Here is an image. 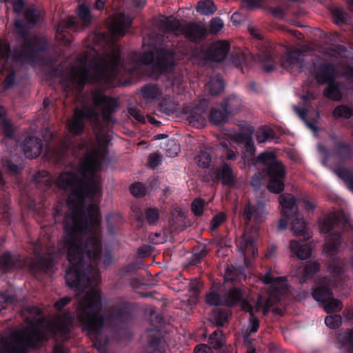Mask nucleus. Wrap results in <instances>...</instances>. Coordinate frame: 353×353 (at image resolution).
<instances>
[{
  "label": "nucleus",
  "instance_id": "nucleus-40",
  "mask_svg": "<svg viewBox=\"0 0 353 353\" xmlns=\"http://www.w3.org/2000/svg\"><path fill=\"white\" fill-rule=\"evenodd\" d=\"M332 292L330 288L326 287L316 288L312 292L313 298L321 303H326L328 300L332 299Z\"/></svg>",
  "mask_w": 353,
  "mask_h": 353
},
{
  "label": "nucleus",
  "instance_id": "nucleus-15",
  "mask_svg": "<svg viewBox=\"0 0 353 353\" xmlns=\"http://www.w3.org/2000/svg\"><path fill=\"white\" fill-rule=\"evenodd\" d=\"M210 174L213 181L221 180L223 185L233 186L235 183V174L230 165L226 163H223L221 168H212Z\"/></svg>",
  "mask_w": 353,
  "mask_h": 353
},
{
  "label": "nucleus",
  "instance_id": "nucleus-39",
  "mask_svg": "<svg viewBox=\"0 0 353 353\" xmlns=\"http://www.w3.org/2000/svg\"><path fill=\"white\" fill-rule=\"evenodd\" d=\"M228 311L215 310L211 316L210 321L215 326L221 327L228 323Z\"/></svg>",
  "mask_w": 353,
  "mask_h": 353
},
{
  "label": "nucleus",
  "instance_id": "nucleus-42",
  "mask_svg": "<svg viewBox=\"0 0 353 353\" xmlns=\"http://www.w3.org/2000/svg\"><path fill=\"white\" fill-rule=\"evenodd\" d=\"M229 114L225 111H220L212 109L210 114V121L214 125H220L225 123L228 119Z\"/></svg>",
  "mask_w": 353,
  "mask_h": 353
},
{
  "label": "nucleus",
  "instance_id": "nucleus-34",
  "mask_svg": "<svg viewBox=\"0 0 353 353\" xmlns=\"http://www.w3.org/2000/svg\"><path fill=\"white\" fill-rule=\"evenodd\" d=\"M221 107L223 110L230 115L239 110L241 107V101L236 97L231 96L222 102Z\"/></svg>",
  "mask_w": 353,
  "mask_h": 353
},
{
  "label": "nucleus",
  "instance_id": "nucleus-46",
  "mask_svg": "<svg viewBox=\"0 0 353 353\" xmlns=\"http://www.w3.org/2000/svg\"><path fill=\"white\" fill-rule=\"evenodd\" d=\"M78 17L83 22L84 26H88L92 21L90 9L85 5H81L79 7Z\"/></svg>",
  "mask_w": 353,
  "mask_h": 353
},
{
  "label": "nucleus",
  "instance_id": "nucleus-57",
  "mask_svg": "<svg viewBox=\"0 0 353 353\" xmlns=\"http://www.w3.org/2000/svg\"><path fill=\"white\" fill-rule=\"evenodd\" d=\"M326 325L332 329L339 327L341 324L340 315L327 316L325 318Z\"/></svg>",
  "mask_w": 353,
  "mask_h": 353
},
{
  "label": "nucleus",
  "instance_id": "nucleus-43",
  "mask_svg": "<svg viewBox=\"0 0 353 353\" xmlns=\"http://www.w3.org/2000/svg\"><path fill=\"white\" fill-rule=\"evenodd\" d=\"M209 342L214 349H220L224 345V336L222 330H217L209 337Z\"/></svg>",
  "mask_w": 353,
  "mask_h": 353
},
{
  "label": "nucleus",
  "instance_id": "nucleus-19",
  "mask_svg": "<svg viewBox=\"0 0 353 353\" xmlns=\"http://www.w3.org/2000/svg\"><path fill=\"white\" fill-rule=\"evenodd\" d=\"M245 132H241L235 137L236 142H241L244 144L245 157H252L255 153V146L252 138L254 129L252 126L248 125L245 128Z\"/></svg>",
  "mask_w": 353,
  "mask_h": 353
},
{
  "label": "nucleus",
  "instance_id": "nucleus-36",
  "mask_svg": "<svg viewBox=\"0 0 353 353\" xmlns=\"http://www.w3.org/2000/svg\"><path fill=\"white\" fill-rule=\"evenodd\" d=\"M341 216L342 215L338 214L325 217L319 223L320 231L325 234L329 232L339 223Z\"/></svg>",
  "mask_w": 353,
  "mask_h": 353
},
{
  "label": "nucleus",
  "instance_id": "nucleus-61",
  "mask_svg": "<svg viewBox=\"0 0 353 353\" xmlns=\"http://www.w3.org/2000/svg\"><path fill=\"white\" fill-rule=\"evenodd\" d=\"M334 21L337 24L347 22V16L340 8H336L332 11Z\"/></svg>",
  "mask_w": 353,
  "mask_h": 353
},
{
  "label": "nucleus",
  "instance_id": "nucleus-29",
  "mask_svg": "<svg viewBox=\"0 0 353 353\" xmlns=\"http://www.w3.org/2000/svg\"><path fill=\"white\" fill-rule=\"evenodd\" d=\"M28 315L26 317V321L28 324L38 326L43 323V316L41 314V310L36 306H30L23 310Z\"/></svg>",
  "mask_w": 353,
  "mask_h": 353
},
{
  "label": "nucleus",
  "instance_id": "nucleus-56",
  "mask_svg": "<svg viewBox=\"0 0 353 353\" xmlns=\"http://www.w3.org/2000/svg\"><path fill=\"white\" fill-rule=\"evenodd\" d=\"M223 28V21L219 18H213L210 23L209 31L212 34L218 33Z\"/></svg>",
  "mask_w": 353,
  "mask_h": 353
},
{
  "label": "nucleus",
  "instance_id": "nucleus-7",
  "mask_svg": "<svg viewBox=\"0 0 353 353\" xmlns=\"http://www.w3.org/2000/svg\"><path fill=\"white\" fill-rule=\"evenodd\" d=\"M161 28L168 33L179 36L184 34L188 40L198 42L205 37L206 28L203 26L180 21L173 17L165 18L160 22Z\"/></svg>",
  "mask_w": 353,
  "mask_h": 353
},
{
  "label": "nucleus",
  "instance_id": "nucleus-44",
  "mask_svg": "<svg viewBox=\"0 0 353 353\" xmlns=\"http://www.w3.org/2000/svg\"><path fill=\"white\" fill-rule=\"evenodd\" d=\"M332 114L335 119H339L341 117L350 119L353 114V110L346 105H341L334 108Z\"/></svg>",
  "mask_w": 353,
  "mask_h": 353
},
{
  "label": "nucleus",
  "instance_id": "nucleus-35",
  "mask_svg": "<svg viewBox=\"0 0 353 353\" xmlns=\"http://www.w3.org/2000/svg\"><path fill=\"white\" fill-rule=\"evenodd\" d=\"M341 244V234L334 232L327 236L325 243L324 245V250L330 254L334 253L339 248Z\"/></svg>",
  "mask_w": 353,
  "mask_h": 353
},
{
  "label": "nucleus",
  "instance_id": "nucleus-49",
  "mask_svg": "<svg viewBox=\"0 0 353 353\" xmlns=\"http://www.w3.org/2000/svg\"><path fill=\"white\" fill-rule=\"evenodd\" d=\"M212 161L210 153L205 150H200L199 154L196 157L197 165L203 168H209Z\"/></svg>",
  "mask_w": 353,
  "mask_h": 353
},
{
  "label": "nucleus",
  "instance_id": "nucleus-45",
  "mask_svg": "<svg viewBox=\"0 0 353 353\" xmlns=\"http://www.w3.org/2000/svg\"><path fill=\"white\" fill-rule=\"evenodd\" d=\"M159 105L160 110L166 115H170L174 112V105L171 97L169 95H166L164 98H163L159 102Z\"/></svg>",
  "mask_w": 353,
  "mask_h": 353
},
{
  "label": "nucleus",
  "instance_id": "nucleus-14",
  "mask_svg": "<svg viewBox=\"0 0 353 353\" xmlns=\"http://www.w3.org/2000/svg\"><path fill=\"white\" fill-rule=\"evenodd\" d=\"M132 19L122 13H118L110 20L108 28L114 37H123L130 28Z\"/></svg>",
  "mask_w": 353,
  "mask_h": 353
},
{
  "label": "nucleus",
  "instance_id": "nucleus-63",
  "mask_svg": "<svg viewBox=\"0 0 353 353\" xmlns=\"http://www.w3.org/2000/svg\"><path fill=\"white\" fill-rule=\"evenodd\" d=\"M3 166L11 174H17L19 170L18 165L15 163H13L12 161H10L8 158H3L1 160Z\"/></svg>",
  "mask_w": 353,
  "mask_h": 353
},
{
  "label": "nucleus",
  "instance_id": "nucleus-10",
  "mask_svg": "<svg viewBox=\"0 0 353 353\" xmlns=\"http://www.w3.org/2000/svg\"><path fill=\"white\" fill-rule=\"evenodd\" d=\"M93 104L95 107L102 106L101 117L105 121L116 123L113 117L117 108L119 105L118 101L112 97L106 96L102 90H95L92 93Z\"/></svg>",
  "mask_w": 353,
  "mask_h": 353
},
{
  "label": "nucleus",
  "instance_id": "nucleus-62",
  "mask_svg": "<svg viewBox=\"0 0 353 353\" xmlns=\"http://www.w3.org/2000/svg\"><path fill=\"white\" fill-rule=\"evenodd\" d=\"M130 192L137 197L143 196L145 195L144 185L140 182L134 183L130 187Z\"/></svg>",
  "mask_w": 353,
  "mask_h": 353
},
{
  "label": "nucleus",
  "instance_id": "nucleus-6",
  "mask_svg": "<svg viewBox=\"0 0 353 353\" xmlns=\"http://www.w3.org/2000/svg\"><path fill=\"white\" fill-rule=\"evenodd\" d=\"M121 65L120 48L113 44L110 51L102 57H94L90 65L94 72V79H110L117 77Z\"/></svg>",
  "mask_w": 353,
  "mask_h": 353
},
{
  "label": "nucleus",
  "instance_id": "nucleus-1",
  "mask_svg": "<svg viewBox=\"0 0 353 353\" xmlns=\"http://www.w3.org/2000/svg\"><path fill=\"white\" fill-rule=\"evenodd\" d=\"M65 236L63 248L71 266L65 272L67 285L78 291L79 299L76 317L83 330L96 335L95 346L101 348L99 334L104 326L105 318L101 314V296L94 287L99 271L94 265L83 263L84 253L94 265L100 261L105 266L112 261V256L105 250L103 253L101 232V215L96 204L90 205L84 212L83 205L75 206L63 220Z\"/></svg>",
  "mask_w": 353,
  "mask_h": 353
},
{
  "label": "nucleus",
  "instance_id": "nucleus-27",
  "mask_svg": "<svg viewBox=\"0 0 353 353\" xmlns=\"http://www.w3.org/2000/svg\"><path fill=\"white\" fill-rule=\"evenodd\" d=\"M23 265L22 261H18L17 256L12 255L10 252H4L0 256V270L8 272L10 269L21 268Z\"/></svg>",
  "mask_w": 353,
  "mask_h": 353
},
{
  "label": "nucleus",
  "instance_id": "nucleus-47",
  "mask_svg": "<svg viewBox=\"0 0 353 353\" xmlns=\"http://www.w3.org/2000/svg\"><path fill=\"white\" fill-rule=\"evenodd\" d=\"M323 308L327 313L339 312L343 308V303L341 301L334 299L332 295V299L327 301Z\"/></svg>",
  "mask_w": 353,
  "mask_h": 353
},
{
  "label": "nucleus",
  "instance_id": "nucleus-31",
  "mask_svg": "<svg viewBox=\"0 0 353 353\" xmlns=\"http://www.w3.org/2000/svg\"><path fill=\"white\" fill-rule=\"evenodd\" d=\"M224 81L221 76L212 78L206 84L205 90L210 95H218L224 90Z\"/></svg>",
  "mask_w": 353,
  "mask_h": 353
},
{
  "label": "nucleus",
  "instance_id": "nucleus-30",
  "mask_svg": "<svg viewBox=\"0 0 353 353\" xmlns=\"http://www.w3.org/2000/svg\"><path fill=\"white\" fill-rule=\"evenodd\" d=\"M292 230L296 236H305L307 235V227L303 220V216L299 212L295 211L294 215L291 221Z\"/></svg>",
  "mask_w": 353,
  "mask_h": 353
},
{
  "label": "nucleus",
  "instance_id": "nucleus-54",
  "mask_svg": "<svg viewBox=\"0 0 353 353\" xmlns=\"http://www.w3.org/2000/svg\"><path fill=\"white\" fill-rule=\"evenodd\" d=\"M145 219L150 225L157 223L159 218V210L157 208H150L145 210Z\"/></svg>",
  "mask_w": 353,
  "mask_h": 353
},
{
  "label": "nucleus",
  "instance_id": "nucleus-33",
  "mask_svg": "<svg viewBox=\"0 0 353 353\" xmlns=\"http://www.w3.org/2000/svg\"><path fill=\"white\" fill-rule=\"evenodd\" d=\"M320 270V264L316 261H307L303 267V277L300 278L299 283L303 284L307 279H311Z\"/></svg>",
  "mask_w": 353,
  "mask_h": 353
},
{
  "label": "nucleus",
  "instance_id": "nucleus-55",
  "mask_svg": "<svg viewBox=\"0 0 353 353\" xmlns=\"http://www.w3.org/2000/svg\"><path fill=\"white\" fill-rule=\"evenodd\" d=\"M336 174L343 181L347 183L349 188L353 191V176L345 169H339L336 171Z\"/></svg>",
  "mask_w": 353,
  "mask_h": 353
},
{
  "label": "nucleus",
  "instance_id": "nucleus-20",
  "mask_svg": "<svg viewBox=\"0 0 353 353\" xmlns=\"http://www.w3.org/2000/svg\"><path fill=\"white\" fill-rule=\"evenodd\" d=\"M245 300L248 301L250 303L254 302V300L252 299L244 297L241 289L232 288L225 293L223 298V305L227 307H232L239 303L241 305L242 302Z\"/></svg>",
  "mask_w": 353,
  "mask_h": 353
},
{
  "label": "nucleus",
  "instance_id": "nucleus-64",
  "mask_svg": "<svg viewBox=\"0 0 353 353\" xmlns=\"http://www.w3.org/2000/svg\"><path fill=\"white\" fill-rule=\"evenodd\" d=\"M226 219V216L224 213L220 212L215 215L211 221V230L217 228Z\"/></svg>",
  "mask_w": 353,
  "mask_h": 353
},
{
  "label": "nucleus",
  "instance_id": "nucleus-37",
  "mask_svg": "<svg viewBox=\"0 0 353 353\" xmlns=\"http://www.w3.org/2000/svg\"><path fill=\"white\" fill-rule=\"evenodd\" d=\"M275 133L273 129L266 125L259 128L256 132V139L259 143L273 139Z\"/></svg>",
  "mask_w": 353,
  "mask_h": 353
},
{
  "label": "nucleus",
  "instance_id": "nucleus-32",
  "mask_svg": "<svg viewBox=\"0 0 353 353\" xmlns=\"http://www.w3.org/2000/svg\"><path fill=\"white\" fill-rule=\"evenodd\" d=\"M340 84L334 81L329 82L323 91V95L333 101H341L343 94L339 89Z\"/></svg>",
  "mask_w": 353,
  "mask_h": 353
},
{
  "label": "nucleus",
  "instance_id": "nucleus-48",
  "mask_svg": "<svg viewBox=\"0 0 353 353\" xmlns=\"http://www.w3.org/2000/svg\"><path fill=\"white\" fill-rule=\"evenodd\" d=\"M205 301L207 304L211 306H218L223 305V299L221 295L214 290H210L205 295Z\"/></svg>",
  "mask_w": 353,
  "mask_h": 353
},
{
  "label": "nucleus",
  "instance_id": "nucleus-53",
  "mask_svg": "<svg viewBox=\"0 0 353 353\" xmlns=\"http://www.w3.org/2000/svg\"><path fill=\"white\" fill-rule=\"evenodd\" d=\"M205 201L203 199L197 198L191 204V210L195 216H201L203 213Z\"/></svg>",
  "mask_w": 353,
  "mask_h": 353
},
{
  "label": "nucleus",
  "instance_id": "nucleus-8",
  "mask_svg": "<svg viewBox=\"0 0 353 353\" xmlns=\"http://www.w3.org/2000/svg\"><path fill=\"white\" fill-rule=\"evenodd\" d=\"M84 119L90 122L94 130L101 128L100 115L93 107H85L83 109L76 108L71 118L66 123L67 130L73 136L82 134L85 130Z\"/></svg>",
  "mask_w": 353,
  "mask_h": 353
},
{
  "label": "nucleus",
  "instance_id": "nucleus-59",
  "mask_svg": "<svg viewBox=\"0 0 353 353\" xmlns=\"http://www.w3.org/2000/svg\"><path fill=\"white\" fill-rule=\"evenodd\" d=\"M208 253L207 248L205 245H199L194 248V261L199 263L203 259Z\"/></svg>",
  "mask_w": 353,
  "mask_h": 353
},
{
  "label": "nucleus",
  "instance_id": "nucleus-17",
  "mask_svg": "<svg viewBox=\"0 0 353 353\" xmlns=\"http://www.w3.org/2000/svg\"><path fill=\"white\" fill-rule=\"evenodd\" d=\"M230 51V45L224 41L212 43L206 52L208 59L215 62H221L225 59Z\"/></svg>",
  "mask_w": 353,
  "mask_h": 353
},
{
  "label": "nucleus",
  "instance_id": "nucleus-23",
  "mask_svg": "<svg viewBox=\"0 0 353 353\" xmlns=\"http://www.w3.org/2000/svg\"><path fill=\"white\" fill-rule=\"evenodd\" d=\"M143 99L146 103H152L159 101L163 95V92L160 88L153 83L144 85L140 90Z\"/></svg>",
  "mask_w": 353,
  "mask_h": 353
},
{
  "label": "nucleus",
  "instance_id": "nucleus-18",
  "mask_svg": "<svg viewBox=\"0 0 353 353\" xmlns=\"http://www.w3.org/2000/svg\"><path fill=\"white\" fill-rule=\"evenodd\" d=\"M261 305V296H258L255 305L253 306L248 301H243L241 304L242 310L249 312L250 314V329L248 334L255 333L259 327V320L254 316V313L260 310Z\"/></svg>",
  "mask_w": 353,
  "mask_h": 353
},
{
  "label": "nucleus",
  "instance_id": "nucleus-2",
  "mask_svg": "<svg viewBox=\"0 0 353 353\" xmlns=\"http://www.w3.org/2000/svg\"><path fill=\"white\" fill-rule=\"evenodd\" d=\"M97 151L88 153L81 164V175L71 172H61L56 180L59 189L70 191L80 203L85 199L95 201L101 196V176L97 174L101 163Z\"/></svg>",
  "mask_w": 353,
  "mask_h": 353
},
{
  "label": "nucleus",
  "instance_id": "nucleus-52",
  "mask_svg": "<svg viewBox=\"0 0 353 353\" xmlns=\"http://www.w3.org/2000/svg\"><path fill=\"white\" fill-rule=\"evenodd\" d=\"M72 28H74V29L77 28L76 23L74 21L73 18L70 17L66 19H62L59 21L57 28V32L61 34L63 32H64L65 29Z\"/></svg>",
  "mask_w": 353,
  "mask_h": 353
},
{
  "label": "nucleus",
  "instance_id": "nucleus-26",
  "mask_svg": "<svg viewBox=\"0 0 353 353\" xmlns=\"http://www.w3.org/2000/svg\"><path fill=\"white\" fill-rule=\"evenodd\" d=\"M206 110L202 109L198 106L192 108L187 117L188 121L190 125L196 128H201L205 125Z\"/></svg>",
  "mask_w": 353,
  "mask_h": 353
},
{
  "label": "nucleus",
  "instance_id": "nucleus-12",
  "mask_svg": "<svg viewBox=\"0 0 353 353\" xmlns=\"http://www.w3.org/2000/svg\"><path fill=\"white\" fill-rule=\"evenodd\" d=\"M258 163L265 166V172L269 178H285L286 171L285 165L276 159L275 154L272 152L261 153L257 159Z\"/></svg>",
  "mask_w": 353,
  "mask_h": 353
},
{
  "label": "nucleus",
  "instance_id": "nucleus-38",
  "mask_svg": "<svg viewBox=\"0 0 353 353\" xmlns=\"http://www.w3.org/2000/svg\"><path fill=\"white\" fill-rule=\"evenodd\" d=\"M196 10L203 15H211L216 11L217 8L211 0H203L197 3Z\"/></svg>",
  "mask_w": 353,
  "mask_h": 353
},
{
  "label": "nucleus",
  "instance_id": "nucleus-50",
  "mask_svg": "<svg viewBox=\"0 0 353 353\" xmlns=\"http://www.w3.org/2000/svg\"><path fill=\"white\" fill-rule=\"evenodd\" d=\"M260 61L263 64L264 71L266 72H270L275 70L274 58L270 53L263 54Z\"/></svg>",
  "mask_w": 353,
  "mask_h": 353
},
{
  "label": "nucleus",
  "instance_id": "nucleus-24",
  "mask_svg": "<svg viewBox=\"0 0 353 353\" xmlns=\"http://www.w3.org/2000/svg\"><path fill=\"white\" fill-rule=\"evenodd\" d=\"M33 251L37 256V261L34 263V265L40 270H46L52 267L53 256L51 252H48V256H42L41 252L40 243H36L33 247Z\"/></svg>",
  "mask_w": 353,
  "mask_h": 353
},
{
  "label": "nucleus",
  "instance_id": "nucleus-3",
  "mask_svg": "<svg viewBox=\"0 0 353 353\" xmlns=\"http://www.w3.org/2000/svg\"><path fill=\"white\" fill-rule=\"evenodd\" d=\"M25 24L22 19H16L15 28L19 31L17 46L12 50L13 60L21 63H34L47 47V41L38 37H29L28 29L40 20L41 13L34 6H27L24 10Z\"/></svg>",
  "mask_w": 353,
  "mask_h": 353
},
{
  "label": "nucleus",
  "instance_id": "nucleus-21",
  "mask_svg": "<svg viewBox=\"0 0 353 353\" xmlns=\"http://www.w3.org/2000/svg\"><path fill=\"white\" fill-rule=\"evenodd\" d=\"M43 148L42 140L36 137H30L25 141L23 151L29 159H34L39 156Z\"/></svg>",
  "mask_w": 353,
  "mask_h": 353
},
{
  "label": "nucleus",
  "instance_id": "nucleus-58",
  "mask_svg": "<svg viewBox=\"0 0 353 353\" xmlns=\"http://www.w3.org/2000/svg\"><path fill=\"white\" fill-rule=\"evenodd\" d=\"M230 60L235 66L239 67L245 62V55L242 51L238 50L231 54Z\"/></svg>",
  "mask_w": 353,
  "mask_h": 353
},
{
  "label": "nucleus",
  "instance_id": "nucleus-25",
  "mask_svg": "<svg viewBox=\"0 0 353 353\" xmlns=\"http://www.w3.org/2000/svg\"><path fill=\"white\" fill-rule=\"evenodd\" d=\"M290 250L298 259L305 260L312 255V248L307 243H302L296 240H290Z\"/></svg>",
  "mask_w": 353,
  "mask_h": 353
},
{
  "label": "nucleus",
  "instance_id": "nucleus-13",
  "mask_svg": "<svg viewBox=\"0 0 353 353\" xmlns=\"http://www.w3.org/2000/svg\"><path fill=\"white\" fill-rule=\"evenodd\" d=\"M242 218L244 224H260L265 220V208L262 204L252 205L248 201L243 208Z\"/></svg>",
  "mask_w": 353,
  "mask_h": 353
},
{
  "label": "nucleus",
  "instance_id": "nucleus-16",
  "mask_svg": "<svg viewBox=\"0 0 353 353\" xmlns=\"http://www.w3.org/2000/svg\"><path fill=\"white\" fill-rule=\"evenodd\" d=\"M338 72L334 65L329 63L320 64L314 74V78L319 84L323 85L334 81Z\"/></svg>",
  "mask_w": 353,
  "mask_h": 353
},
{
  "label": "nucleus",
  "instance_id": "nucleus-28",
  "mask_svg": "<svg viewBox=\"0 0 353 353\" xmlns=\"http://www.w3.org/2000/svg\"><path fill=\"white\" fill-rule=\"evenodd\" d=\"M73 317L71 313H65L59 316L54 323L56 330L62 335L68 333L72 327Z\"/></svg>",
  "mask_w": 353,
  "mask_h": 353
},
{
  "label": "nucleus",
  "instance_id": "nucleus-5",
  "mask_svg": "<svg viewBox=\"0 0 353 353\" xmlns=\"http://www.w3.org/2000/svg\"><path fill=\"white\" fill-rule=\"evenodd\" d=\"M131 59L137 63L152 64V68L161 73L172 70L177 63L176 50L172 46H161L143 54L133 52Z\"/></svg>",
  "mask_w": 353,
  "mask_h": 353
},
{
  "label": "nucleus",
  "instance_id": "nucleus-41",
  "mask_svg": "<svg viewBox=\"0 0 353 353\" xmlns=\"http://www.w3.org/2000/svg\"><path fill=\"white\" fill-rule=\"evenodd\" d=\"M284 179L285 178H280L279 176L276 178H269L267 187L270 192L274 194L281 192L285 188Z\"/></svg>",
  "mask_w": 353,
  "mask_h": 353
},
{
  "label": "nucleus",
  "instance_id": "nucleus-11",
  "mask_svg": "<svg viewBox=\"0 0 353 353\" xmlns=\"http://www.w3.org/2000/svg\"><path fill=\"white\" fill-rule=\"evenodd\" d=\"M310 50L307 46L288 48L285 55L281 59V66L288 71L295 68H302L304 65L303 57Z\"/></svg>",
  "mask_w": 353,
  "mask_h": 353
},
{
  "label": "nucleus",
  "instance_id": "nucleus-4",
  "mask_svg": "<svg viewBox=\"0 0 353 353\" xmlns=\"http://www.w3.org/2000/svg\"><path fill=\"white\" fill-rule=\"evenodd\" d=\"M43 334L37 329L23 327L0 335V353H26L30 347L42 341Z\"/></svg>",
  "mask_w": 353,
  "mask_h": 353
},
{
  "label": "nucleus",
  "instance_id": "nucleus-22",
  "mask_svg": "<svg viewBox=\"0 0 353 353\" xmlns=\"http://www.w3.org/2000/svg\"><path fill=\"white\" fill-rule=\"evenodd\" d=\"M296 201V198L290 193L282 194L279 196V203L283 208V216L288 219L293 218L295 211H298V209L295 208Z\"/></svg>",
  "mask_w": 353,
  "mask_h": 353
},
{
  "label": "nucleus",
  "instance_id": "nucleus-9",
  "mask_svg": "<svg viewBox=\"0 0 353 353\" xmlns=\"http://www.w3.org/2000/svg\"><path fill=\"white\" fill-rule=\"evenodd\" d=\"M87 58H84L79 68H74L65 78L61 80L62 87L68 94L74 90H81L88 78V70L87 68Z\"/></svg>",
  "mask_w": 353,
  "mask_h": 353
},
{
  "label": "nucleus",
  "instance_id": "nucleus-51",
  "mask_svg": "<svg viewBox=\"0 0 353 353\" xmlns=\"http://www.w3.org/2000/svg\"><path fill=\"white\" fill-rule=\"evenodd\" d=\"M352 150L350 146L345 143H339L336 146V154L340 159H345L352 156Z\"/></svg>",
  "mask_w": 353,
  "mask_h": 353
},
{
  "label": "nucleus",
  "instance_id": "nucleus-60",
  "mask_svg": "<svg viewBox=\"0 0 353 353\" xmlns=\"http://www.w3.org/2000/svg\"><path fill=\"white\" fill-rule=\"evenodd\" d=\"M162 161V155L159 152H154L148 157V165L149 166L154 169L157 168Z\"/></svg>",
  "mask_w": 353,
  "mask_h": 353
}]
</instances>
